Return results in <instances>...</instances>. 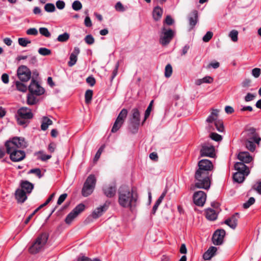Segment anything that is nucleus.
Returning a JSON list of instances; mask_svg holds the SVG:
<instances>
[{
	"label": "nucleus",
	"instance_id": "f257e3e1",
	"mask_svg": "<svg viewBox=\"0 0 261 261\" xmlns=\"http://www.w3.org/2000/svg\"><path fill=\"white\" fill-rule=\"evenodd\" d=\"M198 168L195 173V178L196 182L195 187L199 189L207 190L211 186L210 172L213 169V165L211 161L203 159L198 163Z\"/></svg>",
	"mask_w": 261,
	"mask_h": 261
},
{
	"label": "nucleus",
	"instance_id": "f03ea898",
	"mask_svg": "<svg viewBox=\"0 0 261 261\" xmlns=\"http://www.w3.org/2000/svg\"><path fill=\"white\" fill-rule=\"evenodd\" d=\"M5 146L6 151L10 154V158L13 162H19L24 159V151L18 150V148H24L28 146L24 139L20 137H14L12 140L6 142Z\"/></svg>",
	"mask_w": 261,
	"mask_h": 261
},
{
	"label": "nucleus",
	"instance_id": "7ed1b4c3",
	"mask_svg": "<svg viewBox=\"0 0 261 261\" xmlns=\"http://www.w3.org/2000/svg\"><path fill=\"white\" fill-rule=\"evenodd\" d=\"M118 202L123 207L132 208L136 205L137 194L127 186H121L118 190Z\"/></svg>",
	"mask_w": 261,
	"mask_h": 261
},
{
	"label": "nucleus",
	"instance_id": "20e7f679",
	"mask_svg": "<svg viewBox=\"0 0 261 261\" xmlns=\"http://www.w3.org/2000/svg\"><path fill=\"white\" fill-rule=\"evenodd\" d=\"M242 135L243 144L246 148L252 152H254L256 149V144H259L261 141L256 129L254 127L246 126Z\"/></svg>",
	"mask_w": 261,
	"mask_h": 261
},
{
	"label": "nucleus",
	"instance_id": "39448f33",
	"mask_svg": "<svg viewBox=\"0 0 261 261\" xmlns=\"http://www.w3.org/2000/svg\"><path fill=\"white\" fill-rule=\"evenodd\" d=\"M16 117L17 124L25 127L30 123V120L33 118V114L30 108L23 107L17 110Z\"/></svg>",
	"mask_w": 261,
	"mask_h": 261
},
{
	"label": "nucleus",
	"instance_id": "423d86ee",
	"mask_svg": "<svg viewBox=\"0 0 261 261\" xmlns=\"http://www.w3.org/2000/svg\"><path fill=\"white\" fill-rule=\"evenodd\" d=\"M48 238V234L46 232L42 233L37 237L35 242L29 248L30 253L36 254L39 252L46 243Z\"/></svg>",
	"mask_w": 261,
	"mask_h": 261
},
{
	"label": "nucleus",
	"instance_id": "0eeeda50",
	"mask_svg": "<svg viewBox=\"0 0 261 261\" xmlns=\"http://www.w3.org/2000/svg\"><path fill=\"white\" fill-rule=\"evenodd\" d=\"M96 179L94 175L90 174L84 182L82 190V195L87 197L91 194L95 187Z\"/></svg>",
	"mask_w": 261,
	"mask_h": 261
},
{
	"label": "nucleus",
	"instance_id": "6e6552de",
	"mask_svg": "<svg viewBox=\"0 0 261 261\" xmlns=\"http://www.w3.org/2000/svg\"><path fill=\"white\" fill-rule=\"evenodd\" d=\"M17 75L21 82H25L31 79V72L27 66L21 65L17 69Z\"/></svg>",
	"mask_w": 261,
	"mask_h": 261
},
{
	"label": "nucleus",
	"instance_id": "1a4fd4ad",
	"mask_svg": "<svg viewBox=\"0 0 261 261\" xmlns=\"http://www.w3.org/2000/svg\"><path fill=\"white\" fill-rule=\"evenodd\" d=\"M85 209V205L80 203L78 204L66 217L65 221L66 224H70L78 215Z\"/></svg>",
	"mask_w": 261,
	"mask_h": 261
},
{
	"label": "nucleus",
	"instance_id": "9d476101",
	"mask_svg": "<svg viewBox=\"0 0 261 261\" xmlns=\"http://www.w3.org/2000/svg\"><path fill=\"white\" fill-rule=\"evenodd\" d=\"M174 36V32L170 29H166L165 27L162 28V36L160 42L163 45L169 44Z\"/></svg>",
	"mask_w": 261,
	"mask_h": 261
},
{
	"label": "nucleus",
	"instance_id": "9b49d317",
	"mask_svg": "<svg viewBox=\"0 0 261 261\" xmlns=\"http://www.w3.org/2000/svg\"><path fill=\"white\" fill-rule=\"evenodd\" d=\"M29 92L34 93L36 95H41L44 94L45 90L44 88L40 86V85L33 78L32 79L30 85L28 87Z\"/></svg>",
	"mask_w": 261,
	"mask_h": 261
},
{
	"label": "nucleus",
	"instance_id": "f8f14e48",
	"mask_svg": "<svg viewBox=\"0 0 261 261\" xmlns=\"http://www.w3.org/2000/svg\"><path fill=\"white\" fill-rule=\"evenodd\" d=\"M206 195L205 192L199 191L195 192L193 197L194 203L197 206H202L205 203Z\"/></svg>",
	"mask_w": 261,
	"mask_h": 261
},
{
	"label": "nucleus",
	"instance_id": "ddd939ff",
	"mask_svg": "<svg viewBox=\"0 0 261 261\" xmlns=\"http://www.w3.org/2000/svg\"><path fill=\"white\" fill-rule=\"evenodd\" d=\"M225 236V231L224 229H217L213 234L212 241L214 245H220L223 243L224 236Z\"/></svg>",
	"mask_w": 261,
	"mask_h": 261
},
{
	"label": "nucleus",
	"instance_id": "4468645a",
	"mask_svg": "<svg viewBox=\"0 0 261 261\" xmlns=\"http://www.w3.org/2000/svg\"><path fill=\"white\" fill-rule=\"evenodd\" d=\"M200 155L201 157L208 156L213 158L215 155L214 147L213 146L202 145L200 150Z\"/></svg>",
	"mask_w": 261,
	"mask_h": 261
},
{
	"label": "nucleus",
	"instance_id": "2eb2a0df",
	"mask_svg": "<svg viewBox=\"0 0 261 261\" xmlns=\"http://www.w3.org/2000/svg\"><path fill=\"white\" fill-rule=\"evenodd\" d=\"M240 218V214L236 213L230 218L226 219L224 223L229 226L231 228L234 229L238 224V219Z\"/></svg>",
	"mask_w": 261,
	"mask_h": 261
},
{
	"label": "nucleus",
	"instance_id": "dca6fc26",
	"mask_svg": "<svg viewBox=\"0 0 261 261\" xmlns=\"http://www.w3.org/2000/svg\"><path fill=\"white\" fill-rule=\"evenodd\" d=\"M116 186L115 184H110L103 187L102 189L103 194L108 197H114L116 192Z\"/></svg>",
	"mask_w": 261,
	"mask_h": 261
},
{
	"label": "nucleus",
	"instance_id": "f3484780",
	"mask_svg": "<svg viewBox=\"0 0 261 261\" xmlns=\"http://www.w3.org/2000/svg\"><path fill=\"white\" fill-rule=\"evenodd\" d=\"M109 204L110 203L106 201L102 206L96 208L92 213L93 217L95 219H96L101 216L103 213L107 211L109 206Z\"/></svg>",
	"mask_w": 261,
	"mask_h": 261
},
{
	"label": "nucleus",
	"instance_id": "a211bd4d",
	"mask_svg": "<svg viewBox=\"0 0 261 261\" xmlns=\"http://www.w3.org/2000/svg\"><path fill=\"white\" fill-rule=\"evenodd\" d=\"M234 169L237 172H243V174L248 176L250 173L249 168L242 162H237L234 164Z\"/></svg>",
	"mask_w": 261,
	"mask_h": 261
},
{
	"label": "nucleus",
	"instance_id": "6ab92c4d",
	"mask_svg": "<svg viewBox=\"0 0 261 261\" xmlns=\"http://www.w3.org/2000/svg\"><path fill=\"white\" fill-rule=\"evenodd\" d=\"M80 50L79 47H75L73 52L70 54L69 58V61L68 62V65L69 67H72L75 64L77 56L80 54Z\"/></svg>",
	"mask_w": 261,
	"mask_h": 261
},
{
	"label": "nucleus",
	"instance_id": "aec40b11",
	"mask_svg": "<svg viewBox=\"0 0 261 261\" xmlns=\"http://www.w3.org/2000/svg\"><path fill=\"white\" fill-rule=\"evenodd\" d=\"M238 158L244 164L249 163L253 160L252 156L247 151L240 152L238 155Z\"/></svg>",
	"mask_w": 261,
	"mask_h": 261
},
{
	"label": "nucleus",
	"instance_id": "412c9836",
	"mask_svg": "<svg viewBox=\"0 0 261 261\" xmlns=\"http://www.w3.org/2000/svg\"><path fill=\"white\" fill-rule=\"evenodd\" d=\"M15 198L18 203H23L27 199L26 192L23 190L17 189L15 191Z\"/></svg>",
	"mask_w": 261,
	"mask_h": 261
},
{
	"label": "nucleus",
	"instance_id": "4be33fe9",
	"mask_svg": "<svg viewBox=\"0 0 261 261\" xmlns=\"http://www.w3.org/2000/svg\"><path fill=\"white\" fill-rule=\"evenodd\" d=\"M217 250V249L216 247L211 246L210 247L208 250L204 252L203 255V258L204 260H209L215 254Z\"/></svg>",
	"mask_w": 261,
	"mask_h": 261
},
{
	"label": "nucleus",
	"instance_id": "5701e85b",
	"mask_svg": "<svg viewBox=\"0 0 261 261\" xmlns=\"http://www.w3.org/2000/svg\"><path fill=\"white\" fill-rule=\"evenodd\" d=\"M198 20V12L196 10H194L190 14L189 17V24L191 28L192 29L196 24Z\"/></svg>",
	"mask_w": 261,
	"mask_h": 261
},
{
	"label": "nucleus",
	"instance_id": "b1692460",
	"mask_svg": "<svg viewBox=\"0 0 261 261\" xmlns=\"http://www.w3.org/2000/svg\"><path fill=\"white\" fill-rule=\"evenodd\" d=\"M130 121L140 122V114L137 108H134L131 111Z\"/></svg>",
	"mask_w": 261,
	"mask_h": 261
},
{
	"label": "nucleus",
	"instance_id": "393cba45",
	"mask_svg": "<svg viewBox=\"0 0 261 261\" xmlns=\"http://www.w3.org/2000/svg\"><path fill=\"white\" fill-rule=\"evenodd\" d=\"M21 188V190L26 191L25 192L27 193H30L34 188V185L28 181H22Z\"/></svg>",
	"mask_w": 261,
	"mask_h": 261
},
{
	"label": "nucleus",
	"instance_id": "a878e982",
	"mask_svg": "<svg viewBox=\"0 0 261 261\" xmlns=\"http://www.w3.org/2000/svg\"><path fill=\"white\" fill-rule=\"evenodd\" d=\"M205 217L208 220L214 221L217 219V214L215 210L209 208L205 210Z\"/></svg>",
	"mask_w": 261,
	"mask_h": 261
},
{
	"label": "nucleus",
	"instance_id": "bb28decb",
	"mask_svg": "<svg viewBox=\"0 0 261 261\" xmlns=\"http://www.w3.org/2000/svg\"><path fill=\"white\" fill-rule=\"evenodd\" d=\"M163 13V9L160 7H156L154 8L152 12L153 18L155 21L159 20Z\"/></svg>",
	"mask_w": 261,
	"mask_h": 261
},
{
	"label": "nucleus",
	"instance_id": "cd10ccee",
	"mask_svg": "<svg viewBox=\"0 0 261 261\" xmlns=\"http://www.w3.org/2000/svg\"><path fill=\"white\" fill-rule=\"evenodd\" d=\"M246 176L243 174V172H237L233 175V180L238 183H242Z\"/></svg>",
	"mask_w": 261,
	"mask_h": 261
},
{
	"label": "nucleus",
	"instance_id": "c85d7f7f",
	"mask_svg": "<svg viewBox=\"0 0 261 261\" xmlns=\"http://www.w3.org/2000/svg\"><path fill=\"white\" fill-rule=\"evenodd\" d=\"M219 112L218 110L213 109L210 115L207 118L206 121L209 123L217 121V119L218 117Z\"/></svg>",
	"mask_w": 261,
	"mask_h": 261
},
{
	"label": "nucleus",
	"instance_id": "c756f323",
	"mask_svg": "<svg viewBox=\"0 0 261 261\" xmlns=\"http://www.w3.org/2000/svg\"><path fill=\"white\" fill-rule=\"evenodd\" d=\"M53 121L47 117H43L42 118V124L41 128L43 130H45L47 129L49 125L52 124Z\"/></svg>",
	"mask_w": 261,
	"mask_h": 261
},
{
	"label": "nucleus",
	"instance_id": "7c9ffc66",
	"mask_svg": "<svg viewBox=\"0 0 261 261\" xmlns=\"http://www.w3.org/2000/svg\"><path fill=\"white\" fill-rule=\"evenodd\" d=\"M34 93H29L27 96V104L29 105H34L37 103V99L36 97L34 96Z\"/></svg>",
	"mask_w": 261,
	"mask_h": 261
},
{
	"label": "nucleus",
	"instance_id": "2f4dec72",
	"mask_svg": "<svg viewBox=\"0 0 261 261\" xmlns=\"http://www.w3.org/2000/svg\"><path fill=\"white\" fill-rule=\"evenodd\" d=\"M140 123L139 122L130 121L129 129L133 134H136L138 132Z\"/></svg>",
	"mask_w": 261,
	"mask_h": 261
},
{
	"label": "nucleus",
	"instance_id": "473e14b6",
	"mask_svg": "<svg viewBox=\"0 0 261 261\" xmlns=\"http://www.w3.org/2000/svg\"><path fill=\"white\" fill-rule=\"evenodd\" d=\"M123 123L122 121L116 119L112 128L111 132L113 133L117 132L122 126Z\"/></svg>",
	"mask_w": 261,
	"mask_h": 261
},
{
	"label": "nucleus",
	"instance_id": "72a5a7b5",
	"mask_svg": "<svg viewBox=\"0 0 261 261\" xmlns=\"http://www.w3.org/2000/svg\"><path fill=\"white\" fill-rule=\"evenodd\" d=\"M153 103V100H151L147 107L146 110L145 112V115H144V119L142 122V125L144 124L146 120L148 118V117L149 116L150 112L152 110V108Z\"/></svg>",
	"mask_w": 261,
	"mask_h": 261
},
{
	"label": "nucleus",
	"instance_id": "f704fd0d",
	"mask_svg": "<svg viewBox=\"0 0 261 261\" xmlns=\"http://www.w3.org/2000/svg\"><path fill=\"white\" fill-rule=\"evenodd\" d=\"M127 110L126 109H123L119 113L116 119L124 122V120L127 116Z\"/></svg>",
	"mask_w": 261,
	"mask_h": 261
},
{
	"label": "nucleus",
	"instance_id": "c9c22d12",
	"mask_svg": "<svg viewBox=\"0 0 261 261\" xmlns=\"http://www.w3.org/2000/svg\"><path fill=\"white\" fill-rule=\"evenodd\" d=\"M93 96V91L92 90H87L85 92V102L87 104L89 103L92 98Z\"/></svg>",
	"mask_w": 261,
	"mask_h": 261
},
{
	"label": "nucleus",
	"instance_id": "e433bc0d",
	"mask_svg": "<svg viewBox=\"0 0 261 261\" xmlns=\"http://www.w3.org/2000/svg\"><path fill=\"white\" fill-rule=\"evenodd\" d=\"M38 53L43 56H49L51 54V50L45 47H41L38 49Z\"/></svg>",
	"mask_w": 261,
	"mask_h": 261
},
{
	"label": "nucleus",
	"instance_id": "4c0bfd02",
	"mask_svg": "<svg viewBox=\"0 0 261 261\" xmlns=\"http://www.w3.org/2000/svg\"><path fill=\"white\" fill-rule=\"evenodd\" d=\"M69 38V34L68 33H64L58 36L57 40L59 42H64L67 41Z\"/></svg>",
	"mask_w": 261,
	"mask_h": 261
},
{
	"label": "nucleus",
	"instance_id": "58836bf2",
	"mask_svg": "<svg viewBox=\"0 0 261 261\" xmlns=\"http://www.w3.org/2000/svg\"><path fill=\"white\" fill-rule=\"evenodd\" d=\"M238 31L236 30L231 31L228 36L231 38L233 42H237L238 40Z\"/></svg>",
	"mask_w": 261,
	"mask_h": 261
},
{
	"label": "nucleus",
	"instance_id": "ea45409f",
	"mask_svg": "<svg viewBox=\"0 0 261 261\" xmlns=\"http://www.w3.org/2000/svg\"><path fill=\"white\" fill-rule=\"evenodd\" d=\"M15 85L17 89L20 91L24 92L27 90V86L20 82L16 81Z\"/></svg>",
	"mask_w": 261,
	"mask_h": 261
},
{
	"label": "nucleus",
	"instance_id": "a19ab883",
	"mask_svg": "<svg viewBox=\"0 0 261 261\" xmlns=\"http://www.w3.org/2000/svg\"><path fill=\"white\" fill-rule=\"evenodd\" d=\"M39 33L42 36H44L47 38H49L50 37L51 34L49 32L48 30L46 28L42 27L39 28Z\"/></svg>",
	"mask_w": 261,
	"mask_h": 261
},
{
	"label": "nucleus",
	"instance_id": "79ce46f5",
	"mask_svg": "<svg viewBox=\"0 0 261 261\" xmlns=\"http://www.w3.org/2000/svg\"><path fill=\"white\" fill-rule=\"evenodd\" d=\"M18 44L23 47H25L28 44H30L31 41L25 38H19L18 40Z\"/></svg>",
	"mask_w": 261,
	"mask_h": 261
},
{
	"label": "nucleus",
	"instance_id": "37998d69",
	"mask_svg": "<svg viewBox=\"0 0 261 261\" xmlns=\"http://www.w3.org/2000/svg\"><path fill=\"white\" fill-rule=\"evenodd\" d=\"M172 73V68L170 64H167L165 67V76L166 77L171 76Z\"/></svg>",
	"mask_w": 261,
	"mask_h": 261
},
{
	"label": "nucleus",
	"instance_id": "c03bdc74",
	"mask_svg": "<svg viewBox=\"0 0 261 261\" xmlns=\"http://www.w3.org/2000/svg\"><path fill=\"white\" fill-rule=\"evenodd\" d=\"M72 8L75 11H79L82 8V4L79 1H75L72 4Z\"/></svg>",
	"mask_w": 261,
	"mask_h": 261
},
{
	"label": "nucleus",
	"instance_id": "a18cd8bd",
	"mask_svg": "<svg viewBox=\"0 0 261 261\" xmlns=\"http://www.w3.org/2000/svg\"><path fill=\"white\" fill-rule=\"evenodd\" d=\"M44 9L47 12H53L55 11L56 8L53 4L48 3L45 5Z\"/></svg>",
	"mask_w": 261,
	"mask_h": 261
},
{
	"label": "nucleus",
	"instance_id": "49530a36",
	"mask_svg": "<svg viewBox=\"0 0 261 261\" xmlns=\"http://www.w3.org/2000/svg\"><path fill=\"white\" fill-rule=\"evenodd\" d=\"M210 138L215 141H220L222 140V137L216 133H212L210 134Z\"/></svg>",
	"mask_w": 261,
	"mask_h": 261
},
{
	"label": "nucleus",
	"instance_id": "de8ad7c7",
	"mask_svg": "<svg viewBox=\"0 0 261 261\" xmlns=\"http://www.w3.org/2000/svg\"><path fill=\"white\" fill-rule=\"evenodd\" d=\"M255 200L254 197H251L249 198L248 200L243 204V207L244 208H249L251 205L254 203Z\"/></svg>",
	"mask_w": 261,
	"mask_h": 261
},
{
	"label": "nucleus",
	"instance_id": "09e8293b",
	"mask_svg": "<svg viewBox=\"0 0 261 261\" xmlns=\"http://www.w3.org/2000/svg\"><path fill=\"white\" fill-rule=\"evenodd\" d=\"M215 125L218 131L222 132L224 130V126L221 120H217L215 122Z\"/></svg>",
	"mask_w": 261,
	"mask_h": 261
},
{
	"label": "nucleus",
	"instance_id": "8fccbe9b",
	"mask_svg": "<svg viewBox=\"0 0 261 261\" xmlns=\"http://www.w3.org/2000/svg\"><path fill=\"white\" fill-rule=\"evenodd\" d=\"M86 43L89 45H91L94 42V38L91 35H88L85 38Z\"/></svg>",
	"mask_w": 261,
	"mask_h": 261
},
{
	"label": "nucleus",
	"instance_id": "3c124183",
	"mask_svg": "<svg viewBox=\"0 0 261 261\" xmlns=\"http://www.w3.org/2000/svg\"><path fill=\"white\" fill-rule=\"evenodd\" d=\"M251 73L255 78H258L261 74V69L259 68H253Z\"/></svg>",
	"mask_w": 261,
	"mask_h": 261
},
{
	"label": "nucleus",
	"instance_id": "603ef678",
	"mask_svg": "<svg viewBox=\"0 0 261 261\" xmlns=\"http://www.w3.org/2000/svg\"><path fill=\"white\" fill-rule=\"evenodd\" d=\"M213 33L212 32L208 31L203 37L202 40L205 42H208L212 38Z\"/></svg>",
	"mask_w": 261,
	"mask_h": 261
},
{
	"label": "nucleus",
	"instance_id": "864d4df0",
	"mask_svg": "<svg viewBox=\"0 0 261 261\" xmlns=\"http://www.w3.org/2000/svg\"><path fill=\"white\" fill-rule=\"evenodd\" d=\"M29 173L35 174L39 178L42 176L41 170L39 168L32 169L29 171Z\"/></svg>",
	"mask_w": 261,
	"mask_h": 261
},
{
	"label": "nucleus",
	"instance_id": "5fc2aeb1",
	"mask_svg": "<svg viewBox=\"0 0 261 261\" xmlns=\"http://www.w3.org/2000/svg\"><path fill=\"white\" fill-rule=\"evenodd\" d=\"M251 80L249 79H245L241 83L242 87L248 88L251 86Z\"/></svg>",
	"mask_w": 261,
	"mask_h": 261
},
{
	"label": "nucleus",
	"instance_id": "6e6d98bb",
	"mask_svg": "<svg viewBox=\"0 0 261 261\" xmlns=\"http://www.w3.org/2000/svg\"><path fill=\"white\" fill-rule=\"evenodd\" d=\"M252 188L261 195V181H257L256 185H254Z\"/></svg>",
	"mask_w": 261,
	"mask_h": 261
},
{
	"label": "nucleus",
	"instance_id": "4d7b16f0",
	"mask_svg": "<svg viewBox=\"0 0 261 261\" xmlns=\"http://www.w3.org/2000/svg\"><path fill=\"white\" fill-rule=\"evenodd\" d=\"M27 34L29 35H34L36 36L38 35V32L36 28H30L29 29L27 32Z\"/></svg>",
	"mask_w": 261,
	"mask_h": 261
},
{
	"label": "nucleus",
	"instance_id": "13d9d810",
	"mask_svg": "<svg viewBox=\"0 0 261 261\" xmlns=\"http://www.w3.org/2000/svg\"><path fill=\"white\" fill-rule=\"evenodd\" d=\"M67 197V194L64 193L60 196L59 197L58 201H57V204L58 205H61L66 199V198Z\"/></svg>",
	"mask_w": 261,
	"mask_h": 261
},
{
	"label": "nucleus",
	"instance_id": "bf43d9fd",
	"mask_svg": "<svg viewBox=\"0 0 261 261\" xmlns=\"http://www.w3.org/2000/svg\"><path fill=\"white\" fill-rule=\"evenodd\" d=\"M119 66V61H118L115 65V69L113 71L112 76H111V81H112L114 78L117 75L118 73V69Z\"/></svg>",
	"mask_w": 261,
	"mask_h": 261
},
{
	"label": "nucleus",
	"instance_id": "052dcab7",
	"mask_svg": "<svg viewBox=\"0 0 261 261\" xmlns=\"http://www.w3.org/2000/svg\"><path fill=\"white\" fill-rule=\"evenodd\" d=\"M115 9L117 11L124 12L125 9L123 5L120 2H117L115 5Z\"/></svg>",
	"mask_w": 261,
	"mask_h": 261
},
{
	"label": "nucleus",
	"instance_id": "680f3d73",
	"mask_svg": "<svg viewBox=\"0 0 261 261\" xmlns=\"http://www.w3.org/2000/svg\"><path fill=\"white\" fill-rule=\"evenodd\" d=\"M255 96L254 94L248 93L245 96L244 99L246 102H249L255 98Z\"/></svg>",
	"mask_w": 261,
	"mask_h": 261
},
{
	"label": "nucleus",
	"instance_id": "e2e57ef3",
	"mask_svg": "<svg viewBox=\"0 0 261 261\" xmlns=\"http://www.w3.org/2000/svg\"><path fill=\"white\" fill-rule=\"evenodd\" d=\"M56 6L58 9L62 10L65 8V4L63 1L59 0L56 2Z\"/></svg>",
	"mask_w": 261,
	"mask_h": 261
},
{
	"label": "nucleus",
	"instance_id": "0e129e2a",
	"mask_svg": "<svg viewBox=\"0 0 261 261\" xmlns=\"http://www.w3.org/2000/svg\"><path fill=\"white\" fill-rule=\"evenodd\" d=\"M86 82L89 84L91 86H93L95 84V80L92 76H88L86 79Z\"/></svg>",
	"mask_w": 261,
	"mask_h": 261
},
{
	"label": "nucleus",
	"instance_id": "69168bd1",
	"mask_svg": "<svg viewBox=\"0 0 261 261\" xmlns=\"http://www.w3.org/2000/svg\"><path fill=\"white\" fill-rule=\"evenodd\" d=\"M78 261H100L99 259L97 258H94L93 259H91V258L86 257V256H82L79 257Z\"/></svg>",
	"mask_w": 261,
	"mask_h": 261
},
{
	"label": "nucleus",
	"instance_id": "338daca9",
	"mask_svg": "<svg viewBox=\"0 0 261 261\" xmlns=\"http://www.w3.org/2000/svg\"><path fill=\"white\" fill-rule=\"evenodd\" d=\"M202 80L203 81V83H208L211 84L212 83L214 80L213 78L210 76H206L202 79Z\"/></svg>",
	"mask_w": 261,
	"mask_h": 261
},
{
	"label": "nucleus",
	"instance_id": "774afa93",
	"mask_svg": "<svg viewBox=\"0 0 261 261\" xmlns=\"http://www.w3.org/2000/svg\"><path fill=\"white\" fill-rule=\"evenodd\" d=\"M164 22L167 25H172L174 23V20L172 18V17L170 15H168L166 16Z\"/></svg>",
	"mask_w": 261,
	"mask_h": 261
}]
</instances>
